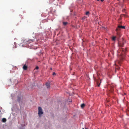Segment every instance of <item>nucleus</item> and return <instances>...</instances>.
Listing matches in <instances>:
<instances>
[{
    "mask_svg": "<svg viewBox=\"0 0 129 129\" xmlns=\"http://www.w3.org/2000/svg\"><path fill=\"white\" fill-rule=\"evenodd\" d=\"M126 50L125 48L123 49L122 48H119V50H118V52L120 51L121 52H120V53L121 56L120 57V58L121 60H123L125 57V55H123L125 53V52L126 51Z\"/></svg>",
    "mask_w": 129,
    "mask_h": 129,
    "instance_id": "obj_1",
    "label": "nucleus"
},
{
    "mask_svg": "<svg viewBox=\"0 0 129 129\" xmlns=\"http://www.w3.org/2000/svg\"><path fill=\"white\" fill-rule=\"evenodd\" d=\"M38 115L40 117L41 116V114H43V112L42 111V109L40 107H39L38 108Z\"/></svg>",
    "mask_w": 129,
    "mask_h": 129,
    "instance_id": "obj_2",
    "label": "nucleus"
},
{
    "mask_svg": "<svg viewBox=\"0 0 129 129\" xmlns=\"http://www.w3.org/2000/svg\"><path fill=\"white\" fill-rule=\"evenodd\" d=\"M125 27L124 26L119 25L117 27L116 29V31H119L120 30V28L125 29Z\"/></svg>",
    "mask_w": 129,
    "mask_h": 129,
    "instance_id": "obj_3",
    "label": "nucleus"
},
{
    "mask_svg": "<svg viewBox=\"0 0 129 129\" xmlns=\"http://www.w3.org/2000/svg\"><path fill=\"white\" fill-rule=\"evenodd\" d=\"M95 81L96 82V83L98 84V86H99L100 85V84L101 82V80H98L97 79H95Z\"/></svg>",
    "mask_w": 129,
    "mask_h": 129,
    "instance_id": "obj_4",
    "label": "nucleus"
},
{
    "mask_svg": "<svg viewBox=\"0 0 129 129\" xmlns=\"http://www.w3.org/2000/svg\"><path fill=\"white\" fill-rule=\"evenodd\" d=\"M124 43H122L119 42L118 43V45L120 47H122L123 46Z\"/></svg>",
    "mask_w": 129,
    "mask_h": 129,
    "instance_id": "obj_5",
    "label": "nucleus"
},
{
    "mask_svg": "<svg viewBox=\"0 0 129 129\" xmlns=\"http://www.w3.org/2000/svg\"><path fill=\"white\" fill-rule=\"evenodd\" d=\"M46 85L48 88H49L50 87V83L49 82H46Z\"/></svg>",
    "mask_w": 129,
    "mask_h": 129,
    "instance_id": "obj_6",
    "label": "nucleus"
},
{
    "mask_svg": "<svg viewBox=\"0 0 129 129\" xmlns=\"http://www.w3.org/2000/svg\"><path fill=\"white\" fill-rule=\"evenodd\" d=\"M27 66H26L25 64L23 67V69L24 70H27Z\"/></svg>",
    "mask_w": 129,
    "mask_h": 129,
    "instance_id": "obj_7",
    "label": "nucleus"
},
{
    "mask_svg": "<svg viewBox=\"0 0 129 129\" xmlns=\"http://www.w3.org/2000/svg\"><path fill=\"white\" fill-rule=\"evenodd\" d=\"M6 121L7 120L6 118H3L2 119V121L3 122H6Z\"/></svg>",
    "mask_w": 129,
    "mask_h": 129,
    "instance_id": "obj_8",
    "label": "nucleus"
},
{
    "mask_svg": "<svg viewBox=\"0 0 129 129\" xmlns=\"http://www.w3.org/2000/svg\"><path fill=\"white\" fill-rule=\"evenodd\" d=\"M33 40L32 39H30L28 40V41L27 42V43H31V42H33Z\"/></svg>",
    "mask_w": 129,
    "mask_h": 129,
    "instance_id": "obj_9",
    "label": "nucleus"
},
{
    "mask_svg": "<svg viewBox=\"0 0 129 129\" xmlns=\"http://www.w3.org/2000/svg\"><path fill=\"white\" fill-rule=\"evenodd\" d=\"M68 23L67 22H63V24L64 25H66Z\"/></svg>",
    "mask_w": 129,
    "mask_h": 129,
    "instance_id": "obj_10",
    "label": "nucleus"
},
{
    "mask_svg": "<svg viewBox=\"0 0 129 129\" xmlns=\"http://www.w3.org/2000/svg\"><path fill=\"white\" fill-rule=\"evenodd\" d=\"M85 106V105L84 104H82L81 105V107L82 108H83Z\"/></svg>",
    "mask_w": 129,
    "mask_h": 129,
    "instance_id": "obj_11",
    "label": "nucleus"
},
{
    "mask_svg": "<svg viewBox=\"0 0 129 129\" xmlns=\"http://www.w3.org/2000/svg\"><path fill=\"white\" fill-rule=\"evenodd\" d=\"M116 37H115L114 36L112 38V40L113 41H115V40Z\"/></svg>",
    "mask_w": 129,
    "mask_h": 129,
    "instance_id": "obj_12",
    "label": "nucleus"
},
{
    "mask_svg": "<svg viewBox=\"0 0 129 129\" xmlns=\"http://www.w3.org/2000/svg\"><path fill=\"white\" fill-rule=\"evenodd\" d=\"M20 97H18L17 99V101H20Z\"/></svg>",
    "mask_w": 129,
    "mask_h": 129,
    "instance_id": "obj_13",
    "label": "nucleus"
},
{
    "mask_svg": "<svg viewBox=\"0 0 129 129\" xmlns=\"http://www.w3.org/2000/svg\"><path fill=\"white\" fill-rule=\"evenodd\" d=\"M86 18V17L85 16H84V17H82V19L83 20H84Z\"/></svg>",
    "mask_w": 129,
    "mask_h": 129,
    "instance_id": "obj_14",
    "label": "nucleus"
},
{
    "mask_svg": "<svg viewBox=\"0 0 129 129\" xmlns=\"http://www.w3.org/2000/svg\"><path fill=\"white\" fill-rule=\"evenodd\" d=\"M52 75H53L54 76V75H56V73H55V72H53V73Z\"/></svg>",
    "mask_w": 129,
    "mask_h": 129,
    "instance_id": "obj_15",
    "label": "nucleus"
},
{
    "mask_svg": "<svg viewBox=\"0 0 129 129\" xmlns=\"http://www.w3.org/2000/svg\"><path fill=\"white\" fill-rule=\"evenodd\" d=\"M89 12H86V15H87L89 14Z\"/></svg>",
    "mask_w": 129,
    "mask_h": 129,
    "instance_id": "obj_16",
    "label": "nucleus"
},
{
    "mask_svg": "<svg viewBox=\"0 0 129 129\" xmlns=\"http://www.w3.org/2000/svg\"><path fill=\"white\" fill-rule=\"evenodd\" d=\"M39 67H38V66H37L36 67V68L35 69H37V70H38V69H39Z\"/></svg>",
    "mask_w": 129,
    "mask_h": 129,
    "instance_id": "obj_17",
    "label": "nucleus"
},
{
    "mask_svg": "<svg viewBox=\"0 0 129 129\" xmlns=\"http://www.w3.org/2000/svg\"><path fill=\"white\" fill-rule=\"evenodd\" d=\"M101 1L102 2H103L104 1V0H101Z\"/></svg>",
    "mask_w": 129,
    "mask_h": 129,
    "instance_id": "obj_18",
    "label": "nucleus"
},
{
    "mask_svg": "<svg viewBox=\"0 0 129 129\" xmlns=\"http://www.w3.org/2000/svg\"><path fill=\"white\" fill-rule=\"evenodd\" d=\"M118 63H120V61H118Z\"/></svg>",
    "mask_w": 129,
    "mask_h": 129,
    "instance_id": "obj_19",
    "label": "nucleus"
},
{
    "mask_svg": "<svg viewBox=\"0 0 129 129\" xmlns=\"http://www.w3.org/2000/svg\"><path fill=\"white\" fill-rule=\"evenodd\" d=\"M16 48V46L15 45V48Z\"/></svg>",
    "mask_w": 129,
    "mask_h": 129,
    "instance_id": "obj_20",
    "label": "nucleus"
},
{
    "mask_svg": "<svg viewBox=\"0 0 129 129\" xmlns=\"http://www.w3.org/2000/svg\"><path fill=\"white\" fill-rule=\"evenodd\" d=\"M97 1H100V0H97Z\"/></svg>",
    "mask_w": 129,
    "mask_h": 129,
    "instance_id": "obj_21",
    "label": "nucleus"
},
{
    "mask_svg": "<svg viewBox=\"0 0 129 129\" xmlns=\"http://www.w3.org/2000/svg\"><path fill=\"white\" fill-rule=\"evenodd\" d=\"M16 44V43H14V44H15H15Z\"/></svg>",
    "mask_w": 129,
    "mask_h": 129,
    "instance_id": "obj_22",
    "label": "nucleus"
},
{
    "mask_svg": "<svg viewBox=\"0 0 129 129\" xmlns=\"http://www.w3.org/2000/svg\"><path fill=\"white\" fill-rule=\"evenodd\" d=\"M82 129H84V128H82Z\"/></svg>",
    "mask_w": 129,
    "mask_h": 129,
    "instance_id": "obj_23",
    "label": "nucleus"
},
{
    "mask_svg": "<svg viewBox=\"0 0 129 129\" xmlns=\"http://www.w3.org/2000/svg\"><path fill=\"white\" fill-rule=\"evenodd\" d=\"M51 70H52V68H51Z\"/></svg>",
    "mask_w": 129,
    "mask_h": 129,
    "instance_id": "obj_24",
    "label": "nucleus"
},
{
    "mask_svg": "<svg viewBox=\"0 0 129 129\" xmlns=\"http://www.w3.org/2000/svg\"><path fill=\"white\" fill-rule=\"evenodd\" d=\"M85 128V129H86L87 128H86H86Z\"/></svg>",
    "mask_w": 129,
    "mask_h": 129,
    "instance_id": "obj_25",
    "label": "nucleus"
}]
</instances>
